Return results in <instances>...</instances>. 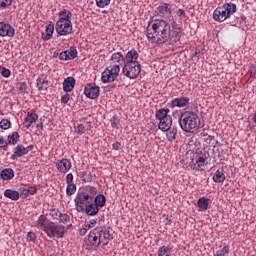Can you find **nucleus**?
I'll return each mask as SVG.
<instances>
[{"label": "nucleus", "instance_id": "13", "mask_svg": "<svg viewBox=\"0 0 256 256\" xmlns=\"http://www.w3.org/2000/svg\"><path fill=\"white\" fill-rule=\"evenodd\" d=\"M71 160L62 158L56 162V168L59 173H69L71 171Z\"/></svg>", "mask_w": 256, "mask_h": 256}, {"label": "nucleus", "instance_id": "43", "mask_svg": "<svg viewBox=\"0 0 256 256\" xmlns=\"http://www.w3.org/2000/svg\"><path fill=\"white\" fill-rule=\"evenodd\" d=\"M26 241H28V243H35V241H37V234L35 232H28Z\"/></svg>", "mask_w": 256, "mask_h": 256}, {"label": "nucleus", "instance_id": "15", "mask_svg": "<svg viewBox=\"0 0 256 256\" xmlns=\"http://www.w3.org/2000/svg\"><path fill=\"white\" fill-rule=\"evenodd\" d=\"M77 57V49L70 47L68 50L63 51L59 54V59L61 61H73Z\"/></svg>", "mask_w": 256, "mask_h": 256}, {"label": "nucleus", "instance_id": "54", "mask_svg": "<svg viewBox=\"0 0 256 256\" xmlns=\"http://www.w3.org/2000/svg\"><path fill=\"white\" fill-rule=\"evenodd\" d=\"M70 96L69 94H65L61 97V103L67 104L69 103Z\"/></svg>", "mask_w": 256, "mask_h": 256}, {"label": "nucleus", "instance_id": "46", "mask_svg": "<svg viewBox=\"0 0 256 256\" xmlns=\"http://www.w3.org/2000/svg\"><path fill=\"white\" fill-rule=\"evenodd\" d=\"M13 5V0H0V9H7Z\"/></svg>", "mask_w": 256, "mask_h": 256}, {"label": "nucleus", "instance_id": "1", "mask_svg": "<svg viewBox=\"0 0 256 256\" xmlns=\"http://www.w3.org/2000/svg\"><path fill=\"white\" fill-rule=\"evenodd\" d=\"M146 37L152 45H175L181 39V27L177 21L151 20L146 27Z\"/></svg>", "mask_w": 256, "mask_h": 256}, {"label": "nucleus", "instance_id": "21", "mask_svg": "<svg viewBox=\"0 0 256 256\" xmlns=\"http://www.w3.org/2000/svg\"><path fill=\"white\" fill-rule=\"evenodd\" d=\"M75 83L76 80L74 77L69 76L65 78L63 82V90L65 91V93H70V91H73V89H75Z\"/></svg>", "mask_w": 256, "mask_h": 256}, {"label": "nucleus", "instance_id": "44", "mask_svg": "<svg viewBox=\"0 0 256 256\" xmlns=\"http://www.w3.org/2000/svg\"><path fill=\"white\" fill-rule=\"evenodd\" d=\"M95 2L100 9H104V7L111 4V0H95Z\"/></svg>", "mask_w": 256, "mask_h": 256}, {"label": "nucleus", "instance_id": "55", "mask_svg": "<svg viewBox=\"0 0 256 256\" xmlns=\"http://www.w3.org/2000/svg\"><path fill=\"white\" fill-rule=\"evenodd\" d=\"M113 149H115V151H119V148L121 147V142H116L112 145Z\"/></svg>", "mask_w": 256, "mask_h": 256}, {"label": "nucleus", "instance_id": "61", "mask_svg": "<svg viewBox=\"0 0 256 256\" xmlns=\"http://www.w3.org/2000/svg\"><path fill=\"white\" fill-rule=\"evenodd\" d=\"M253 121H254V123H256V111H255V113L253 115Z\"/></svg>", "mask_w": 256, "mask_h": 256}, {"label": "nucleus", "instance_id": "7", "mask_svg": "<svg viewBox=\"0 0 256 256\" xmlns=\"http://www.w3.org/2000/svg\"><path fill=\"white\" fill-rule=\"evenodd\" d=\"M75 209L78 213H85V208L89 203H93V196L87 192H78L75 199Z\"/></svg>", "mask_w": 256, "mask_h": 256}, {"label": "nucleus", "instance_id": "35", "mask_svg": "<svg viewBox=\"0 0 256 256\" xmlns=\"http://www.w3.org/2000/svg\"><path fill=\"white\" fill-rule=\"evenodd\" d=\"M8 145H17L19 143V132H12L7 137Z\"/></svg>", "mask_w": 256, "mask_h": 256}, {"label": "nucleus", "instance_id": "5", "mask_svg": "<svg viewBox=\"0 0 256 256\" xmlns=\"http://www.w3.org/2000/svg\"><path fill=\"white\" fill-rule=\"evenodd\" d=\"M237 11V5L234 3H227L222 6L216 8L213 12V19L218 23H223V21H227L231 15H233Z\"/></svg>", "mask_w": 256, "mask_h": 256}, {"label": "nucleus", "instance_id": "42", "mask_svg": "<svg viewBox=\"0 0 256 256\" xmlns=\"http://www.w3.org/2000/svg\"><path fill=\"white\" fill-rule=\"evenodd\" d=\"M229 255V245H225L221 250H217L214 256Z\"/></svg>", "mask_w": 256, "mask_h": 256}, {"label": "nucleus", "instance_id": "51", "mask_svg": "<svg viewBox=\"0 0 256 256\" xmlns=\"http://www.w3.org/2000/svg\"><path fill=\"white\" fill-rule=\"evenodd\" d=\"M26 193H29V195H35V193H37V187L29 186L26 190Z\"/></svg>", "mask_w": 256, "mask_h": 256}, {"label": "nucleus", "instance_id": "49", "mask_svg": "<svg viewBox=\"0 0 256 256\" xmlns=\"http://www.w3.org/2000/svg\"><path fill=\"white\" fill-rule=\"evenodd\" d=\"M1 75H2V77H5L6 79H7L8 77H11V70H9V69H7V68H5V67H2V69H1Z\"/></svg>", "mask_w": 256, "mask_h": 256}, {"label": "nucleus", "instance_id": "58", "mask_svg": "<svg viewBox=\"0 0 256 256\" xmlns=\"http://www.w3.org/2000/svg\"><path fill=\"white\" fill-rule=\"evenodd\" d=\"M171 223H173V220H171V218L167 217L166 218V225H171Z\"/></svg>", "mask_w": 256, "mask_h": 256}, {"label": "nucleus", "instance_id": "48", "mask_svg": "<svg viewBox=\"0 0 256 256\" xmlns=\"http://www.w3.org/2000/svg\"><path fill=\"white\" fill-rule=\"evenodd\" d=\"M8 145H9V142L5 141L3 136H0V149H3L4 151H7Z\"/></svg>", "mask_w": 256, "mask_h": 256}, {"label": "nucleus", "instance_id": "4", "mask_svg": "<svg viewBox=\"0 0 256 256\" xmlns=\"http://www.w3.org/2000/svg\"><path fill=\"white\" fill-rule=\"evenodd\" d=\"M73 13L68 9H63L58 13V20L55 24L57 37H67L73 33Z\"/></svg>", "mask_w": 256, "mask_h": 256}, {"label": "nucleus", "instance_id": "20", "mask_svg": "<svg viewBox=\"0 0 256 256\" xmlns=\"http://www.w3.org/2000/svg\"><path fill=\"white\" fill-rule=\"evenodd\" d=\"M171 4L162 3L157 7V13L160 17H165V15H171L172 13Z\"/></svg>", "mask_w": 256, "mask_h": 256}, {"label": "nucleus", "instance_id": "50", "mask_svg": "<svg viewBox=\"0 0 256 256\" xmlns=\"http://www.w3.org/2000/svg\"><path fill=\"white\" fill-rule=\"evenodd\" d=\"M250 77L255 79L256 77V63L250 65Z\"/></svg>", "mask_w": 256, "mask_h": 256}, {"label": "nucleus", "instance_id": "31", "mask_svg": "<svg viewBox=\"0 0 256 256\" xmlns=\"http://www.w3.org/2000/svg\"><path fill=\"white\" fill-rule=\"evenodd\" d=\"M84 213H86V215H89L90 217H95V215L99 213V208L93 202H90L88 206L84 209Z\"/></svg>", "mask_w": 256, "mask_h": 256}, {"label": "nucleus", "instance_id": "27", "mask_svg": "<svg viewBox=\"0 0 256 256\" xmlns=\"http://www.w3.org/2000/svg\"><path fill=\"white\" fill-rule=\"evenodd\" d=\"M0 177L3 181H11L15 177V171L11 168L3 169L0 172Z\"/></svg>", "mask_w": 256, "mask_h": 256}, {"label": "nucleus", "instance_id": "29", "mask_svg": "<svg viewBox=\"0 0 256 256\" xmlns=\"http://www.w3.org/2000/svg\"><path fill=\"white\" fill-rule=\"evenodd\" d=\"M169 111H170L169 108H160L155 113L156 119L158 121H163L164 119H168L169 117H171V115H169Z\"/></svg>", "mask_w": 256, "mask_h": 256}, {"label": "nucleus", "instance_id": "33", "mask_svg": "<svg viewBox=\"0 0 256 256\" xmlns=\"http://www.w3.org/2000/svg\"><path fill=\"white\" fill-rule=\"evenodd\" d=\"M107 203V198H105V195L99 194L94 199V204L99 209V207H105V204Z\"/></svg>", "mask_w": 256, "mask_h": 256}, {"label": "nucleus", "instance_id": "10", "mask_svg": "<svg viewBox=\"0 0 256 256\" xmlns=\"http://www.w3.org/2000/svg\"><path fill=\"white\" fill-rule=\"evenodd\" d=\"M46 235L50 239H63L65 237V226L50 222V226L46 228Z\"/></svg>", "mask_w": 256, "mask_h": 256}, {"label": "nucleus", "instance_id": "38", "mask_svg": "<svg viewBox=\"0 0 256 256\" xmlns=\"http://www.w3.org/2000/svg\"><path fill=\"white\" fill-rule=\"evenodd\" d=\"M76 192H77V185H75V183L67 184L66 195H68V197H71V195H75Z\"/></svg>", "mask_w": 256, "mask_h": 256}, {"label": "nucleus", "instance_id": "22", "mask_svg": "<svg viewBox=\"0 0 256 256\" xmlns=\"http://www.w3.org/2000/svg\"><path fill=\"white\" fill-rule=\"evenodd\" d=\"M173 125V117H169V118H165L164 120H160L158 127L160 129V131L166 132L169 131L170 128Z\"/></svg>", "mask_w": 256, "mask_h": 256}, {"label": "nucleus", "instance_id": "26", "mask_svg": "<svg viewBox=\"0 0 256 256\" xmlns=\"http://www.w3.org/2000/svg\"><path fill=\"white\" fill-rule=\"evenodd\" d=\"M91 129V123L86 122L85 124H74V131L77 135H83L85 131Z\"/></svg>", "mask_w": 256, "mask_h": 256}, {"label": "nucleus", "instance_id": "45", "mask_svg": "<svg viewBox=\"0 0 256 256\" xmlns=\"http://www.w3.org/2000/svg\"><path fill=\"white\" fill-rule=\"evenodd\" d=\"M16 89H18V91L20 93H27V83H25V82H18L16 84Z\"/></svg>", "mask_w": 256, "mask_h": 256}, {"label": "nucleus", "instance_id": "16", "mask_svg": "<svg viewBox=\"0 0 256 256\" xmlns=\"http://www.w3.org/2000/svg\"><path fill=\"white\" fill-rule=\"evenodd\" d=\"M36 87L38 91H47L49 87V80L47 79V75L41 74L37 77Z\"/></svg>", "mask_w": 256, "mask_h": 256}, {"label": "nucleus", "instance_id": "39", "mask_svg": "<svg viewBox=\"0 0 256 256\" xmlns=\"http://www.w3.org/2000/svg\"><path fill=\"white\" fill-rule=\"evenodd\" d=\"M56 221L66 225V223H69V221H71V217H69L66 213H61L60 212V214L58 216V219H56Z\"/></svg>", "mask_w": 256, "mask_h": 256}, {"label": "nucleus", "instance_id": "23", "mask_svg": "<svg viewBox=\"0 0 256 256\" xmlns=\"http://www.w3.org/2000/svg\"><path fill=\"white\" fill-rule=\"evenodd\" d=\"M110 61L113 63V65H116L118 63L119 67L125 64V56H123V53L121 52H115L111 55Z\"/></svg>", "mask_w": 256, "mask_h": 256}, {"label": "nucleus", "instance_id": "8", "mask_svg": "<svg viewBox=\"0 0 256 256\" xmlns=\"http://www.w3.org/2000/svg\"><path fill=\"white\" fill-rule=\"evenodd\" d=\"M119 73H121V67L119 64H112L108 66L101 75L102 83H113L115 79L119 77Z\"/></svg>", "mask_w": 256, "mask_h": 256}, {"label": "nucleus", "instance_id": "14", "mask_svg": "<svg viewBox=\"0 0 256 256\" xmlns=\"http://www.w3.org/2000/svg\"><path fill=\"white\" fill-rule=\"evenodd\" d=\"M0 37H15V28L11 24L0 22Z\"/></svg>", "mask_w": 256, "mask_h": 256}, {"label": "nucleus", "instance_id": "47", "mask_svg": "<svg viewBox=\"0 0 256 256\" xmlns=\"http://www.w3.org/2000/svg\"><path fill=\"white\" fill-rule=\"evenodd\" d=\"M60 213H61V211H59V209H57V208H54V209L50 210V216L55 221H57V219L59 218Z\"/></svg>", "mask_w": 256, "mask_h": 256}, {"label": "nucleus", "instance_id": "25", "mask_svg": "<svg viewBox=\"0 0 256 256\" xmlns=\"http://www.w3.org/2000/svg\"><path fill=\"white\" fill-rule=\"evenodd\" d=\"M172 107H187L189 105V97L175 98L171 101Z\"/></svg>", "mask_w": 256, "mask_h": 256}, {"label": "nucleus", "instance_id": "2", "mask_svg": "<svg viewBox=\"0 0 256 256\" xmlns=\"http://www.w3.org/2000/svg\"><path fill=\"white\" fill-rule=\"evenodd\" d=\"M178 123L184 133H195L201 129V117L197 112L186 110L181 113Z\"/></svg>", "mask_w": 256, "mask_h": 256}, {"label": "nucleus", "instance_id": "28", "mask_svg": "<svg viewBox=\"0 0 256 256\" xmlns=\"http://www.w3.org/2000/svg\"><path fill=\"white\" fill-rule=\"evenodd\" d=\"M38 119L39 115H37L36 113H31L24 119L23 126L25 127V129H29L31 125H33V123H35V121H37Z\"/></svg>", "mask_w": 256, "mask_h": 256}, {"label": "nucleus", "instance_id": "32", "mask_svg": "<svg viewBox=\"0 0 256 256\" xmlns=\"http://www.w3.org/2000/svg\"><path fill=\"white\" fill-rule=\"evenodd\" d=\"M53 33H55V25H53V23L50 22V24H48L45 28V35L43 36V39L45 41H49V39L53 37Z\"/></svg>", "mask_w": 256, "mask_h": 256}, {"label": "nucleus", "instance_id": "60", "mask_svg": "<svg viewBox=\"0 0 256 256\" xmlns=\"http://www.w3.org/2000/svg\"><path fill=\"white\" fill-rule=\"evenodd\" d=\"M22 193H23V195H29V193H27V189H25V188L22 190Z\"/></svg>", "mask_w": 256, "mask_h": 256}, {"label": "nucleus", "instance_id": "40", "mask_svg": "<svg viewBox=\"0 0 256 256\" xmlns=\"http://www.w3.org/2000/svg\"><path fill=\"white\" fill-rule=\"evenodd\" d=\"M110 123H111V127L113 129H119V125L121 124V120L119 119V117L117 115H114L111 118Z\"/></svg>", "mask_w": 256, "mask_h": 256}, {"label": "nucleus", "instance_id": "3", "mask_svg": "<svg viewBox=\"0 0 256 256\" xmlns=\"http://www.w3.org/2000/svg\"><path fill=\"white\" fill-rule=\"evenodd\" d=\"M111 241V232L106 226H98L92 229L86 237V243L90 247H105Z\"/></svg>", "mask_w": 256, "mask_h": 256}, {"label": "nucleus", "instance_id": "52", "mask_svg": "<svg viewBox=\"0 0 256 256\" xmlns=\"http://www.w3.org/2000/svg\"><path fill=\"white\" fill-rule=\"evenodd\" d=\"M36 128H37V135H41V133H43V122H39L37 125H36Z\"/></svg>", "mask_w": 256, "mask_h": 256}, {"label": "nucleus", "instance_id": "19", "mask_svg": "<svg viewBox=\"0 0 256 256\" xmlns=\"http://www.w3.org/2000/svg\"><path fill=\"white\" fill-rule=\"evenodd\" d=\"M124 59L125 63H139V52H137L135 49H131L126 53Z\"/></svg>", "mask_w": 256, "mask_h": 256}, {"label": "nucleus", "instance_id": "56", "mask_svg": "<svg viewBox=\"0 0 256 256\" xmlns=\"http://www.w3.org/2000/svg\"><path fill=\"white\" fill-rule=\"evenodd\" d=\"M177 15H178V17H183V15H185V10H183V9H178Z\"/></svg>", "mask_w": 256, "mask_h": 256}, {"label": "nucleus", "instance_id": "30", "mask_svg": "<svg viewBox=\"0 0 256 256\" xmlns=\"http://www.w3.org/2000/svg\"><path fill=\"white\" fill-rule=\"evenodd\" d=\"M4 197H6V199H11V201H19L20 194L17 190L6 189L4 191Z\"/></svg>", "mask_w": 256, "mask_h": 256}, {"label": "nucleus", "instance_id": "53", "mask_svg": "<svg viewBox=\"0 0 256 256\" xmlns=\"http://www.w3.org/2000/svg\"><path fill=\"white\" fill-rule=\"evenodd\" d=\"M73 179H74L73 173H68V174L66 175V183H67V185H68V184H73Z\"/></svg>", "mask_w": 256, "mask_h": 256}, {"label": "nucleus", "instance_id": "37", "mask_svg": "<svg viewBox=\"0 0 256 256\" xmlns=\"http://www.w3.org/2000/svg\"><path fill=\"white\" fill-rule=\"evenodd\" d=\"M171 249L169 246H161L158 249V256H171Z\"/></svg>", "mask_w": 256, "mask_h": 256}, {"label": "nucleus", "instance_id": "11", "mask_svg": "<svg viewBox=\"0 0 256 256\" xmlns=\"http://www.w3.org/2000/svg\"><path fill=\"white\" fill-rule=\"evenodd\" d=\"M33 145H29L28 147L23 146V144H18L15 147L14 153L11 155L12 161H16V159H19V157H23L24 155H27L29 151H33Z\"/></svg>", "mask_w": 256, "mask_h": 256}, {"label": "nucleus", "instance_id": "9", "mask_svg": "<svg viewBox=\"0 0 256 256\" xmlns=\"http://www.w3.org/2000/svg\"><path fill=\"white\" fill-rule=\"evenodd\" d=\"M122 73L128 79H137L141 74V63L128 62L124 64Z\"/></svg>", "mask_w": 256, "mask_h": 256}, {"label": "nucleus", "instance_id": "24", "mask_svg": "<svg viewBox=\"0 0 256 256\" xmlns=\"http://www.w3.org/2000/svg\"><path fill=\"white\" fill-rule=\"evenodd\" d=\"M209 203H211V199L207 197H201L197 201L198 211H207L209 209Z\"/></svg>", "mask_w": 256, "mask_h": 256}, {"label": "nucleus", "instance_id": "12", "mask_svg": "<svg viewBox=\"0 0 256 256\" xmlns=\"http://www.w3.org/2000/svg\"><path fill=\"white\" fill-rule=\"evenodd\" d=\"M100 88L95 83L87 84L84 88V95L88 99H97L99 97Z\"/></svg>", "mask_w": 256, "mask_h": 256}, {"label": "nucleus", "instance_id": "41", "mask_svg": "<svg viewBox=\"0 0 256 256\" xmlns=\"http://www.w3.org/2000/svg\"><path fill=\"white\" fill-rule=\"evenodd\" d=\"M0 128L4 131H7V129H11V121L9 119H2L0 121Z\"/></svg>", "mask_w": 256, "mask_h": 256}, {"label": "nucleus", "instance_id": "6", "mask_svg": "<svg viewBox=\"0 0 256 256\" xmlns=\"http://www.w3.org/2000/svg\"><path fill=\"white\" fill-rule=\"evenodd\" d=\"M209 159V154L206 152H203L201 150H197L193 156L192 160L190 162V168L193 171H205V167H207Z\"/></svg>", "mask_w": 256, "mask_h": 256}, {"label": "nucleus", "instance_id": "63", "mask_svg": "<svg viewBox=\"0 0 256 256\" xmlns=\"http://www.w3.org/2000/svg\"><path fill=\"white\" fill-rule=\"evenodd\" d=\"M242 19H245V16H242Z\"/></svg>", "mask_w": 256, "mask_h": 256}, {"label": "nucleus", "instance_id": "18", "mask_svg": "<svg viewBox=\"0 0 256 256\" xmlns=\"http://www.w3.org/2000/svg\"><path fill=\"white\" fill-rule=\"evenodd\" d=\"M95 225H97L96 219L86 220L83 226L79 230V235H82V236L87 235V231H89L90 229H93Z\"/></svg>", "mask_w": 256, "mask_h": 256}, {"label": "nucleus", "instance_id": "17", "mask_svg": "<svg viewBox=\"0 0 256 256\" xmlns=\"http://www.w3.org/2000/svg\"><path fill=\"white\" fill-rule=\"evenodd\" d=\"M51 225V222L47 219V216L40 215L37 222H36V228L40 229L41 231L46 232V229Z\"/></svg>", "mask_w": 256, "mask_h": 256}, {"label": "nucleus", "instance_id": "34", "mask_svg": "<svg viewBox=\"0 0 256 256\" xmlns=\"http://www.w3.org/2000/svg\"><path fill=\"white\" fill-rule=\"evenodd\" d=\"M214 183H223L226 179L225 173L223 171L217 170L213 175Z\"/></svg>", "mask_w": 256, "mask_h": 256}, {"label": "nucleus", "instance_id": "57", "mask_svg": "<svg viewBox=\"0 0 256 256\" xmlns=\"http://www.w3.org/2000/svg\"><path fill=\"white\" fill-rule=\"evenodd\" d=\"M205 143H211V141H213V136L209 135L204 139Z\"/></svg>", "mask_w": 256, "mask_h": 256}, {"label": "nucleus", "instance_id": "62", "mask_svg": "<svg viewBox=\"0 0 256 256\" xmlns=\"http://www.w3.org/2000/svg\"><path fill=\"white\" fill-rule=\"evenodd\" d=\"M102 13H107V10H104Z\"/></svg>", "mask_w": 256, "mask_h": 256}, {"label": "nucleus", "instance_id": "59", "mask_svg": "<svg viewBox=\"0 0 256 256\" xmlns=\"http://www.w3.org/2000/svg\"><path fill=\"white\" fill-rule=\"evenodd\" d=\"M200 137H209V134H207V132L203 131L200 133Z\"/></svg>", "mask_w": 256, "mask_h": 256}, {"label": "nucleus", "instance_id": "36", "mask_svg": "<svg viewBox=\"0 0 256 256\" xmlns=\"http://www.w3.org/2000/svg\"><path fill=\"white\" fill-rule=\"evenodd\" d=\"M165 133L168 141H170L171 143H173V141L177 139V128H170Z\"/></svg>", "mask_w": 256, "mask_h": 256}]
</instances>
